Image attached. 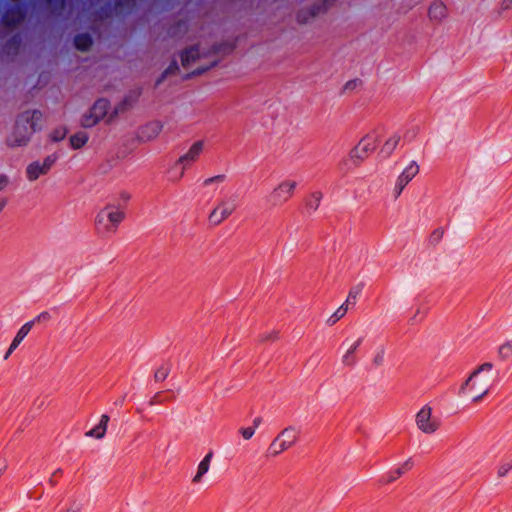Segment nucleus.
Returning a JSON list of instances; mask_svg holds the SVG:
<instances>
[{"mask_svg":"<svg viewBox=\"0 0 512 512\" xmlns=\"http://www.w3.org/2000/svg\"><path fill=\"white\" fill-rule=\"evenodd\" d=\"M34 326V321L26 322L24 325L21 326V328L18 330L16 336L11 342L12 348H17L21 342L24 340V338L29 334L32 327Z\"/></svg>","mask_w":512,"mask_h":512,"instance_id":"412c9836","label":"nucleus"},{"mask_svg":"<svg viewBox=\"0 0 512 512\" xmlns=\"http://www.w3.org/2000/svg\"><path fill=\"white\" fill-rule=\"evenodd\" d=\"M109 110V102L106 99L97 100L94 105L83 115L81 124L90 128L105 118Z\"/></svg>","mask_w":512,"mask_h":512,"instance_id":"9d476101","label":"nucleus"},{"mask_svg":"<svg viewBox=\"0 0 512 512\" xmlns=\"http://www.w3.org/2000/svg\"><path fill=\"white\" fill-rule=\"evenodd\" d=\"M321 197H322V195L319 192H316L312 195V198L314 199L313 203H314L315 208L318 206V204L321 200Z\"/></svg>","mask_w":512,"mask_h":512,"instance_id":"4c0bfd02","label":"nucleus"},{"mask_svg":"<svg viewBox=\"0 0 512 512\" xmlns=\"http://www.w3.org/2000/svg\"><path fill=\"white\" fill-rule=\"evenodd\" d=\"M206 69H208V67H203V68H201V69H198V72H199V73H200V72H203V71H205Z\"/></svg>","mask_w":512,"mask_h":512,"instance_id":"09e8293b","label":"nucleus"},{"mask_svg":"<svg viewBox=\"0 0 512 512\" xmlns=\"http://www.w3.org/2000/svg\"><path fill=\"white\" fill-rule=\"evenodd\" d=\"M213 452H208L203 459L198 463L196 473L191 479L192 484L198 485L203 482L204 476L209 472L213 459Z\"/></svg>","mask_w":512,"mask_h":512,"instance_id":"4468645a","label":"nucleus"},{"mask_svg":"<svg viewBox=\"0 0 512 512\" xmlns=\"http://www.w3.org/2000/svg\"><path fill=\"white\" fill-rule=\"evenodd\" d=\"M298 181L286 177L279 181L266 195L265 201L270 208H281L295 196Z\"/></svg>","mask_w":512,"mask_h":512,"instance_id":"20e7f679","label":"nucleus"},{"mask_svg":"<svg viewBox=\"0 0 512 512\" xmlns=\"http://www.w3.org/2000/svg\"><path fill=\"white\" fill-rule=\"evenodd\" d=\"M428 15L431 20L442 21L447 16V8L442 2H434L429 10Z\"/></svg>","mask_w":512,"mask_h":512,"instance_id":"f3484780","label":"nucleus"},{"mask_svg":"<svg viewBox=\"0 0 512 512\" xmlns=\"http://www.w3.org/2000/svg\"><path fill=\"white\" fill-rule=\"evenodd\" d=\"M6 467H7L6 460L3 458H0V476L5 471Z\"/></svg>","mask_w":512,"mask_h":512,"instance_id":"a19ab883","label":"nucleus"},{"mask_svg":"<svg viewBox=\"0 0 512 512\" xmlns=\"http://www.w3.org/2000/svg\"><path fill=\"white\" fill-rule=\"evenodd\" d=\"M171 400L167 392L160 391L155 393L149 400L150 406L160 405Z\"/></svg>","mask_w":512,"mask_h":512,"instance_id":"bb28decb","label":"nucleus"},{"mask_svg":"<svg viewBox=\"0 0 512 512\" xmlns=\"http://www.w3.org/2000/svg\"><path fill=\"white\" fill-rule=\"evenodd\" d=\"M129 198H130V197H129V195H125V196H124V200H125V201H128V200H129Z\"/></svg>","mask_w":512,"mask_h":512,"instance_id":"8fccbe9b","label":"nucleus"},{"mask_svg":"<svg viewBox=\"0 0 512 512\" xmlns=\"http://www.w3.org/2000/svg\"><path fill=\"white\" fill-rule=\"evenodd\" d=\"M442 235L443 231L438 229L432 233L431 238L435 241H439L442 238Z\"/></svg>","mask_w":512,"mask_h":512,"instance_id":"e433bc0d","label":"nucleus"},{"mask_svg":"<svg viewBox=\"0 0 512 512\" xmlns=\"http://www.w3.org/2000/svg\"><path fill=\"white\" fill-rule=\"evenodd\" d=\"M42 127V113L38 110L22 112L15 123L12 133L7 138L10 147L25 146L32 135Z\"/></svg>","mask_w":512,"mask_h":512,"instance_id":"7ed1b4c3","label":"nucleus"},{"mask_svg":"<svg viewBox=\"0 0 512 512\" xmlns=\"http://www.w3.org/2000/svg\"><path fill=\"white\" fill-rule=\"evenodd\" d=\"M280 333L277 330H271L260 335V342H275L279 339Z\"/></svg>","mask_w":512,"mask_h":512,"instance_id":"c756f323","label":"nucleus"},{"mask_svg":"<svg viewBox=\"0 0 512 512\" xmlns=\"http://www.w3.org/2000/svg\"><path fill=\"white\" fill-rule=\"evenodd\" d=\"M201 58L198 47H192L185 50L181 55L182 66L189 68L193 63Z\"/></svg>","mask_w":512,"mask_h":512,"instance_id":"6ab92c4d","label":"nucleus"},{"mask_svg":"<svg viewBox=\"0 0 512 512\" xmlns=\"http://www.w3.org/2000/svg\"><path fill=\"white\" fill-rule=\"evenodd\" d=\"M67 130L65 127L55 128L49 135L50 139L54 142L63 140L66 137Z\"/></svg>","mask_w":512,"mask_h":512,"instance_id":"c85d7f7f","label":"nucleus"},{"mask_svg":"<svg viewBox=\"0 0 512 512\" xmlns=\"http://www.w3.org/2000/svg\"><path fill=\"white\" fill-rule=\"evenodd\" d=\"M501 10H509L512 9V0H502L500 3Z\"/></svg>","mask_w":512,"mask_h":512,"instance_id":"c9c22d12","label":"nucleus"},{"mask_svg":"<svg viewBox=\"0 0 512 512\" xmlns=\"http://www.w3.org/2000/svg\"><path fill=\"white\" fill-rule=\"evenodd\" d=\"M9 184V179L6 175H0V191L4 190Z\"/></svg>","mask_w":512,"mask_h":512,"instance_id":"f704fd0d","label":"nucleus"},{"mask_svg":"<svg viewBox=\"0 0 512 512\" xmlns=\"http://www.w3.org/2000/svg\"><path fill=\"white\" fill-rule=\"evenodd\" d=\"M88 141V135L85 132H78L70 137V144L73 149L82 148Z\"/></svg>","mask_w":512,"mask_h":512,"instance_id":"393cba45","label":"nucleus"},{"mask_svg":"<svg viewBox=\"0 0 512 512\" xmlns=\"http://www.w3.org/2000/svg\"><path fill=\"white\" fill-rule=\"evenodd\" d=\"M412 467H413L412 459H408V460L404 461L400 466H398L397 468L391 470L388 473L387 481L388 482H393V481L397 480L402 475H404L405 473L410 471L412 469Z\"/></svg>","mask_w":512,"mask_h":512,"instance_id":"a211bd4d","label":"nucleus"},{"mask_svg":"<svg viewBox=\"0 0 512 512\" xmlns=\"http://www.w3.org/2000/svg\"><path fill=\"white\" fill-rule=\"evenodd\" d=\"M401 140L399 132H392L389 134L379 150V156L382 158L390 157L398 147Z\"/></svg>","mask_w":512,"mask_h":512,"instance_id":"2eb2a0df","label":"nucleus"},{"mask_svg":"<svg viewBox=\"0 0 512 512\" xmlns=\"http://www.w3.org/2000/svg\"><path fill=\"white\" fill-rule=\"evenodd\" d=\"M109 422V416L106 414H103L100 417L99 423L89 431L85 433L86 437L95 438V439H102L107 431V426Z\"/></svg>","mask_w":512,"mask_h":512,"instance_id":"dca6fc26","label":"nucleus"},{"mask_svg":"<svg viewBox=\"0 0 512 512\" xmlns=\"http://www.w3.org/2000/svg\"><path fill=\"white\" fill-rule=\"evenodd\" d=\"M355 299L356 296H352V292L349 293L348 298L345 303H343L340 307L337 308V310L329 317L328 323L329 325H334L337 323L341 318L345 316V314L348 311V303L350 302V299Z\"/></svg>","mask_w":512,"mask_h":512,"instance_id":"aec40b11","label":"nucleus"},{"mask_svg":"<svg viewBox=\"0 0 512 512\" xmlns=\"http://www.w3.org/2000/svg\"><path fill=\"white\" fill-rule=\"evenodd\" d=\"M363 343V337H347L342 345L340 363L345 368H353L358 363L357 352Z\"/></svg>","mask_w":512,"mask_h":512,"instance_id":"6e6552de","label":"nucleus"},{"mask_svg":"<svg viewBox=\"0 0 512 512\" xmlns=\"http://www.w3.org/2000/svg\"><path fill=\"white\" fill-rule=\"evenodd\" d=\"M176 70H178V66L176 62H173L165 71V74L174 73Z\"/></svg>","mask_w":512,"mask_h":512,"instance_id":"58836bf2","label":"nucleus"},{"mask_svg":"<svg viewBox=\"0 0 512 512\" xmlns=\"http://www.w3.org/2000/svg\"><path fill=\"white\" fill-rule=\"evenodd\" d=\"M239 433L245 440H249L255 434V427H242L239 429Z\"/></svg>","mask_w":512,"mask_h":512,"instance_id":"2f4dec72","label":"nucleus"},{"mask_svg":"<svg viewBox=\"0 0 512 512\" xmlns=\"http://www.w3.org/2000/svg\"><path fill=\"white\" fill-rule=\"evenodd\" d=\"M203 150V141L194 142L189 148V150L178 159L179 165H182L184 168L188 169L194 162H196L199 159Z\"/></svg>","mask_w":512,"mask_h":512,"instance_id":"ddd939ff","label":"nucleus"},{"mask_svg":"<svg viewBox=\"0 0 512 512\" xmlns=\"http://www.w3.org/2000/svg\"><path fill=\"white\" fill-rule=\"evenodd\" d=\"M498 371L492 362L476 366L459 388V394L471 403L481 402L497 382Z\"/></svg>","mask_w":512,"mask_h":512,"instance_id":"f257e3e1","label":"nucleus"},{"mask_svg":"<svg viewBox=\"0 0 512 512\" xmlns=\"http://www.w3.org/2000/svg\"><path fill=\"white\" fill-rule=\"evenodd\" d=\"M62 475V470L61 469H57L53 472V476H61Z\"/></svg>","mask_w":512,"mask_h":512,"instance_id":"a18cd8bd","label":"nucleus"},{"mask_svg":"<svg viewBox=\"0 0 512 512\" xmlns=\"http://www.w3.org/2000/svg\"><path fill=\"white\" fill-rule=\"evenodd\" d=\"M161 128L158 122L149 123L142 129V137L146 140L154 139L161 132Z\"/></svg>","mask_w":512,"mask_h":512,"instance_id":"b1692460","label":"nucleus"},{"mask_svg":"<svg viewBox=\"0 0 512 512\" xmlns=\"http://www.w3.org/2000/svg\"><path fill=\"white\" fill-rule=\"evenodd\" d=\"M237 209V201L233 197L221 199L209 214V222L218 226L228 219Z\"/></svg>","mask_w":512,"mask_h":512,"instance_id":"1a4fd4ad","label":"nucleus"},{"mask_svg":"<svg viewBox=\"0 0 512 512\" xmlns=\"http://www.w3.org/2000/svg\"><path fill=\"white\" fill-rule=\"evenodd\" d=\"M415 424L422 433L431 435L436 433L440 426V419L433 414V408L426 404L415 415Z\"/></svg>","mask_w":512,"mask_h":512,"instance_id":"0eeeda50","label":"nucleus"},{"mask_svg":"<svg viewBox=\"0 0 512 512\" xmlns=\"http://www.w3.org/2000/svg\"><path fill=\"white\" fill-rule=\"evenodd\" d=\"M223 180V176L219 175V176H216V177H212V178H209L207 180H205V185H208L214 181H222Z\"/></svg>","mask_w":512,"mask_h":512,"instance_id":"ea45409f","label":"nucleus"},{"mask_svg":"<svg viewBox=\"0 0 512 512\" xmlns=\"http://www.w3.org/2000/svg\"><path fill=\"white\" fill-rule=\"evenodd\" d=\"M384 358H385V352L383 349H381L376 352V354L374 355V357L372 359V362L375 366L379 367V366L383 365Z\"/></svg>","mask_w":512,"mask_h":512,"instance_id":"473e14b6","label":"nucleus"},{"mask_svg":"<svg viewBox=\"0 0 512 512\" xmlns=\"http://www.w3.org/2000/svg\"><path fill=\"white\" fill-rule=\"evenodd\" d=\"M383 136V129L376 128L366 133L357 143V145L351 149L349 156L350 159L360 164L366 160L375 150L377 149L380 140Z\"/></svg>","mask_w":512,"mask_h":512,"instance_id":"39448f33","label":"nucleus"},{"mask_svg":"<svg viewBox=\"0 0 512 512\" xmlns=\"http://www.w3.org/2000/svg\"><path fill=\"white\" fill-rule=\"evenodd\" d=\"M126 218V207L117 202H108L97 212L94 229L103 238L114 236Z\"/></svg>","mask_w":512,"mask_h":512,"instance_id":"f03ea898","label":"nucleus"},{"mask_svg":"<svg viewBox=\"0 0 512 512\" xmlns=\"http://www.w3.org/2000/svg\"><path fill=\"white\" fill-rule=\"evenodd\" d=\"M299 434L300 431L294 426L284 428L271 442L269 446L270 454L277 456L291 448L298 441Z\"/></svg>","mask_w":512,"mask_h":512,"instance_id":"423d86ee","label":"nucleus"},{"mask_svg":"<svg viewBox=\"0 0 512 512\" xmlns=\"http://www.w3.org/2000/svg\"><path fill=\"white\" fill-rule=\"evenodd\" d=\"M512 470V458H507L503 460L498 468H497V475L498 477H505L508 475V473Z\"/></svg>","mask_w":512,"mask_h":512,"instance_id":"cd10ccee","label":"nucleus"},{"mask_svg":"<svg viewBox=\"0 0 512 512\" xmlns=\"http://www.w3.org/2000/svg\"><path fill=\"white\" fill-rule=\"evenodd\" d=\"M50 318H51L50 313L47 311H43L32 321H34V324H35V323L47 322L50 320Z\"/></svg>","mask_w":512,"mask_h":512,"instance_id":"72a5a7b5","label":"nucleus"},{"mask_svg":"<svg viewBox=\"0 0 512 512\" xmlns=\"http://www.w3.org/2000/svg\"><path fill=\"white\" fill-rule=\"evenodd\" d=\"M15 349L16 348H12V345L10 344L7 352L4 355V359L7 360L10 357V355L15 351Z\"/></svg>","mask_w":512,"mask_h":512,"instance_id":"79ce46f5","label":"nucleus"},{"mask_svg":"<svg viewBox=\"0 0 512 512\" xmlns=\"http://www.w3.org/2000/svg\"><path fill=\"white\" fill-rule=\"evenodd\" d=\"M56 477L57 476L52 475L51 478L49 479V482L51 483V485H55L56 482L54 481V479H56Z\"/></svg>","mask_w":512,"mask_h":512,"instance_id":"49530a36","label":"nucleus"},{"mask_svg":"<svg viewBox=\"0 0 512 512\" xmlns=\"http://www.w3.org/2000/svg\"><path fill=\"white\" fill-rule=\"evenodd\" d=\"M187 169L182 165H179V161L177 160L168 170V180L171 182H179Z\"/></svg>","mask_w":512,"mask_h":512,"instance_id":"5701e85b","label":"nucleus"},{"mask_svg":"<svg viewBox=\"0 0 512 512\" xmlns=\"http://www.w3.org/2000/svg\"><path fill=\"white\" fill-rule=\"evenodd\" d=\"M260 420L259 419H255L254 420V427L256 428L259 424Z\"/></svg>","mask_w":512,"mask_h":512,"instance_id":"de8ad7c7","label":"nucleus"},{"mask_svg":"<svg viewBox=\"0 0 512 512\" xmlns=\"http://www.w3.org/2000/svg\"><path fill=\"white\" fill-rule=\"evenodd\" d=\"M419 173V166L415 161H411L397 177L392 189V196L397 199L409 182Z\"/></svg>","mask_w":512,"mask_h":512,"instance_id":"9b49d317","label":"nucleus"},{"mask_svg":"<svg viewBox=\"0 0 512 512\" xmlns=\"http://www.w3.org/2000/svg\"><path fill=\"white\" fill-rule=\"evenodd\" d=\"M215 62H216V60H215V59H212V60H211V62H210V65H214V64H215Z\"/></svg>","mask_w":512,"mask_h":512,"instance_id":"3c124183","label":"nucleus"},{"mask_svg":"<svg viewBox=\"0 0 512 512\" xmlns=\"http://www.w3.org/2000/svg\"><path fill=\"white\" fill-rule=\"evenodd\" d=\"M60 512H76V510L72 507L62 509Z\"/></svg>","mask_w":512,"mask_h":512,"instance_id":"c03bdc74","label":"nucleus"},{"mask_svg":"<svg viewBox=\"0 0 512 512\" xmlns=\"http://www.w3.org/2000/svg\"><path fill=\"white\" fill-rule=\"evenodd\" d=\"M57 160L56 154L48 155L42 162L34 161L26 169V176L29 181H35L40 176L46 175Z\"/></svg>","mask_w":512,"mask_h":512,"instance_id":"f8f14e48","label":"nucleus"},{"mask_svg":"<svg viewBox=\"0 0 512 512\" xmlns=\"http://www.w3.org/2000/svg\"><path fill=\"white\" fill-rule=\"evenodd\" d=\"M74 44L77 49L86 51L91 46L92 40L88 34H80L75 37Z\"/></svg>","mask_w":512,"mask_h":512,"instance_id":"a878e982","label":"nucleus"},{"mask_svg":"<svg viewBox=\"0 0 512 512\" xmlns=\"http://www.w3.org/2000/svg\"><path fill=\"white\" fill-rule=\"evenodd\" d=\"M6 205H7V199H5V198L0 199V213L4 210Z\"/></svg>","mask_w":512,"mask_h":512,"instance_id":"37998d69","label":"nucleus"},{"mask_svg":"<svg viewBox=\"0 0 512 512\" xmlns=\"http://www.w3.org/2000/svg\"><path fill=\"white\" fill-rule=\"evenodd\" d=\"M497 358L502 362L512 359V340L505 341L498 346Z\"/></svg>","mask_w":512,"mask_h":512,"instance_id":"4be33fe9","label":"nucleus"},{"mask_svg":"<svg viewBox=\"0 0 512 512\" xmlns=\"http://www.w3.org/2000/svg\"><path fill=\"white\" fill-rule=\"evenodd\" d=\"M169 372H170L169 367L164 366V365H163V366H161V367H159V368L155 371V373H154V379H155V381H157V382H162V381H164V380L168 377Z\"/></svg>","mask_w":512,"mask_h":512,"instance_id":"7c9ffc66","label":"nucleus"}]
</instances>
